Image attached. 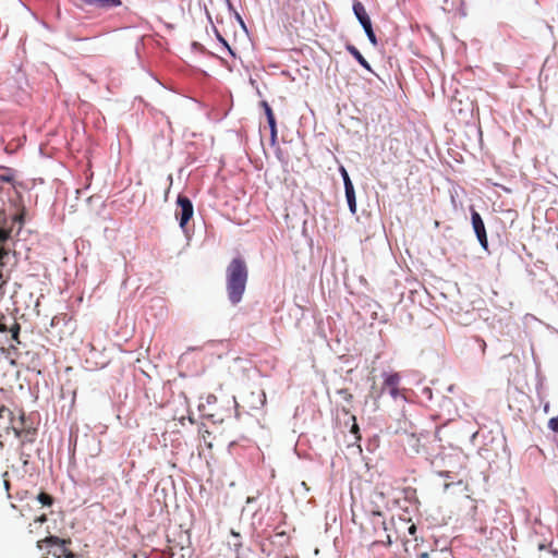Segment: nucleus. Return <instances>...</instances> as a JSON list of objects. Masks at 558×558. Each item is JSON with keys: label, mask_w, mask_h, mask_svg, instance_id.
<instances>
[{"label": "nucleus", "mask_w": 558, "mask_h": 558, "mask_svg": "<svg viewBox=\"0 0 558 558\" xmlns=\"http://www.w3.org/2000/svg\"><path fill=\"white\" fill-rule=\"evenodd\" d=\"M248 270L242 258H233L226 269L227 294L230 302L235 305L241 302L246 289Z\"/></svg>", "instance_id": "f257e3e1"}, {"label": "nucleus", "mask_w": 558, "mask_h": 558, "mask_svg": "<svg viewBox=\"0 0 558 558\" xmlns=\"http://www.w3.org/2000/svg\"><path fill=\"white\" fill-rule=\"evenodd\" d=\"M71 539L60 538L54 535H50L45 537L44 539H39L37 542V547L43 549L44 547H49L48 554H51L56 558H75V554L69 548L71 545Z\"/></svg>", "instance_id": "f03ea898"}, {"label": "nucleus", "mask_w": 558, "mask_h": 558, "mask_svg": "<svg viewBox=\"0 0 558 558\" xmlns=\"http://www.w3.org/2000/svg\"><path fill=\"white\" fill-rule=\"evenodd\" d=\"M369 521L374 527L373 544L390 545L391 538L387 534L386 521L381 512H373Z\"/></svg>", "instance_id": "7ed1b4c3"}, {"label": "nucleus", "mask_w": 558, "mask_h": 558, "mask_svg": "<svg viewBox=\"0 0 558 558\" xmlns=\"http://www.w3.org/2000/svg\"><path fill=\"white\" fill-rule=\"evenodd\" d=\"M12 227L9 225V217L4 210H0V267L5 265L4 258L9 255V250L4 243L10 239Z\"/></svg>", "instance_id": "20e7f679"}, {"label": "nucleus", "mask_w": 558, "mask_h": 558, "mask_svg": "<svg viewBox=\"0 0 558 558\" xmlns=\"http://www.w3.org/2000/svg\"><path fill=\"white\" fill-rule=\"evenodd\" d=\"M177 204L179 207V210L177 211L175 216L179 219L180 227L184 228L186 223L191 220L193 217V204L191 199L184 195H179L177 199Z\"/></svg>", "instance_id": "39448f33"}, {"label": "nucleus", "mask_w": 558, "mask_h": 558, "mask_svg": "<svg viewBox=\"0 0 558 558\" xmlns=\"http://www.w3.org/2000/svg\"><path fill=\"white\" fill-rule=\"evenodd\" d=\"M340 171H341V174L343 178L345 197L348 201L350 211L352 214H355L356 213V199H355V192H354L353 183H352L347 170L344 169V167H341Z\"/></svg>", "instance_id": "423d86ee"}, {"label": "nucleus", "mask_w": 558, "mask_h": 558, "mask_svg": "<svg viewBox=\"0 0 558 558\" xmlns=\"http://www.w3.org/2000/svg\"><path fill=\"white\" fill-rule=\"evenodd\" d=\"M383 390L387 389L393 399L401 396L399 386L401 376L399 373H389L384 375Z\"/></svg>", "instance_id": "0eeeda50"}, {"label": "nucleus", "mask_w": 558, "mask_h": 558, "mask_svg": "<svg viewBox=\"0 0 558 558\" xmlns=\"http://www.w3.org/2000/svg\"><path fill=\"white\" fill-rule=\"evenodd\" d=\"M471 219H472L473 229L477 236L478 242L481 243V245L484 248H487V245H488L487 234H486L485 225L483 222L481 215L477 211L473 210L472 215H471Z\"/></svg>", "instance_id": "6e6552de"}, {"label": "nucleus", "mask_w": 558, "mask_h": 558, "mask_svg": "<svg viewBox=\"0 0 558 558\" xmlns=\"http://www.w3.org/2000/svg\"><path fill=\"white\" fill-rule=\"evenodd\" d=\"M260 106L263 107V109L265 111L267 122H268V125L270 129V141L272 144H275L277 142V137H278V130H277V122H276L274 111H272L271 107L269 106V104L265 100H263L260 102Z\"/></svg>", "instance_id": "1a4fd4ad"}, {"label": "nucleus", "mask_w": 558, "mask_h": 558, "mask_svg": "<svg viewBox=\"0 0 558 558\" xmlns=\"http://www.w3.org/2000/svg\"><path fill=\"white\" fill-rule=\"evenodd\" d=\"M248 407L253 410L264 408L267 402L266 392L263 389L253 390L246 398Z\"/></svg>", "instance_id": "9d476101"}, {"label": "nucleus", "mask_w": 558, "mask_h": 558, "mask_svg": "<svg viewBox=\"0 0 558 558\" xmlns=\"http://www.w3.org/2000/svg\"><path fill=\"white\" fill-rule=\"evenodd\" d=\"M353 12L363 28L372 24V21L366 12V9L361 1L354 0Z\"/></svg>", "instance_id": "9b49d317"}, {"label": "nucleus", "mask_w": 558, "mask_h": 558, "mask_svg": "<svg viewBox=\"0 0 558 558\" xmlns=\"http://www.w3.org/2000/svg\"><path fill=\"white\" fill-rule=\"evenodd\" d=\"M347 50L351 56L355 58V60L366 70H371V65L367 62V60L362 56V53L359 51L356 47L353 45H348Z\"/></svg>", "instance_id": "f8f14e48"}, {"label": "nucleus", "mask_w": 558, "mask_h": 558, "mask_svg": "<svg viewBox=\"0 0 558 558\" xmlns=\"http://www.w3.org/2000/svg\"><path fill=\"white\" fill-rule=\"evenodd\" d=\"M25 215H26V209L23 206L17 214L13 215L11 217V219L9 218V225L13 228V223H17L19 225V231H20L23 228L24 223H25Z\"/></svg>", "instance_id": "ddd939ff"}, {"label": "nucleus", "mask_w": 558, "mask_h": 558, "mask_svg": "<svg viewBox=\"0 0 558 558\" xmlns=\"http://www.w3.org/2000/svg\"><path fill=\"white\" fill-rule=\"evenodd\" d=\"M20 329H21L20 325L16 322H14L10 328L7 327L5 332H10L11 339L16 341L17 343H20V341H19Z\"/></svg>", "instance_id": "4468645a"}, {"label": "nucleus", "mask_w": 558, "mask_h": 558, "mask_svg": "<svg viewBox=\"0 0 558 558\" xmlns=\"http://www.w3.org/2000/svg\"><path fill=\"white\" fill-rule=\"evenodd\" d=\"M37 499L44 506H51L53 502V498L47 493H40Z\"/></svg>", "instance_id": "2eb2a0df"}, {"label": "nucleus", "mask_w": 558, "mask_h": 558, "mask_svg": "<svg viewBox=\"0 0 558 558\" xmlns=\"http://www.w3.org/2000/svg\"><path fill=\"white\" fill-rule=\"evenodd\" d=\"M369 41L373 44V45H377V38H376V35L373 31V27H372V24L368 25L367 27L364 28Z\"/></svg>", "instance_id": "dca6fc26"}, {"label": "nucleus", "mask_w": 558, "mask_h": 558, "mask_svg": "<svg viewBox=\"0 0 558 558\" xmlns=\"http://www.w3.org/2000/svg\"><path fill=\"white\" fill-rule=\"evenodd\" d=\"M548 427L558 433V415L556 417H551L548 422Z\"/></svg>", "instance_id": "f3484780"}, {"label": "nucleus", "mask_w": 558, "mask_h": 558, "mask_svg": "<svg viewBox=\"0 0 558 558\" xmlns=\"http://www.w3.org/2000/svg\"><path fill=\"white\" fill-rule=\"evenodd\" d=\"M9 279L10 276L0 270V287H3L9 281Z\"/></svg>", "instance_id": "a211bd4d"}, {"label": "nucleus", "mask_w": 558, "mask_h": 558, "mask_svg": "<svg viewBox=\"0 0 558 558\" xmlns=\"http://www.w3.org/2000/svg\"><path fill=\"white\" fill-rule=\"evenodd\" d=\"M352 420H353V424L351 427V433L357 435L359 434V425L356 424L355 416H352Z\"/></svg>", "instance_id": "6ab92c4d"}, {"label": "nucleus", "mask_w": 558, "mask_h": 558, "mask_svg": "<svg viewBox=\"0 0 558 558\" xmlns=\"http://www.w3.org/2000/svg\"><path fill=\"white\" fill-rule=\"evenodd\" d=\"M3 317L0 318V332L7 331V325L2 322Z\"/></svg>", "instance_id": "aec40b11"}, {"label": "nucleus", "mask_w": 558, "mask_h": 558, "mask_svg": "<svg viewBox=\"0 0 558 558\" xmlns=\"http://www.w3.org/2000/svg\"><path fill=\"white\" fill-rule=\"evenodd\" d=\"M339 392L345 395V399L348 401H350L352 399V395L349 393L347 390H340Z\"/></svg>", "instance_id": "412c9836"}, {"label": "nucleus", "mask_w": 558, "mask_h": 558, "mask_svg": "<svg viewBox=\"0 0 558 558\" xmlns=\"http://www.w3.org/2000/svg\"><path fill=\"white\" fill-rule=\"evenodd\" d=\"M46 520H47L46 515L43 514V515L36 518L35 522L44 523V522H46Z\"/></svg>", "instance_id": "4be33fe9"}, {"label": "nucleus", "mask_w": 558, "mask_h": 558, "mask_svg": "<svg viewBox=\"0 0 558 558\" xmlns=\"http://www.w3.org/2000/svg\"><path fill=\"white\" fill-rule=\"evenodd\" d=\"M415 531H416V527H415V525H413V524H412V525L409 527V533H410V534H414V533H415Z\"/></svg>", "instance_id": "5701e85b"}, {"label": "nucleus", "mask_w": 558, "mask_h": 558, "mask_svg": "<svg viewBox=\"0 0 558 558\" xmlns=\"http://www.w3.org/2000/svg\"><path fill=\"white\" fill-rule=\"evenodd\" d=\"M216 399H217L216 396L209 395L208 398H207V401L211 402L213 400L216 401Z\"/></svg>", "instance_id": "b1692460"}, {"label": "nucleus", "mask_w": 558, "mask_h": 558, "mask_svg": "<svg viewBox=\"0 0 558 558\" xmlns=\"http://www.w3.org/2000/svg\"><path fill=\"white\" fill-rule=\"evenodd\" d=\"M2 181H7V182H10L11 181V178L10 177H1Z\"/></svg>", "instance_id": "393cba45"}, {"label": "nucleus", "mask_w": 558, "mask_h": 558, "mask_svg": "<svg viewBox=\"0 0 558 558\" xmlns=\"http://www.w3.org/2000/svg\"><path fill=\"white\" fill-rule=\"evenodd\" d=\"M420 558H428V554L427 553H423L420 555Z\"/></svg>", "instance_id": "a878e982"}]
</instances>
